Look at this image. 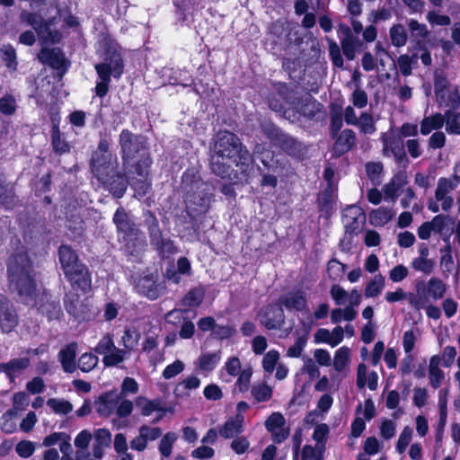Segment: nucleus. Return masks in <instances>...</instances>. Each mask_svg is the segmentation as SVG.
Masks as SVG:
<instances>
[{
    "label": "nucleus",
    "mask_w": 460,
    "mask_h": 460,
    "mask_svg": "<svg viewBox=\"0 0 460 460\" xmlns=\"http://www.w3.org/2000/svg\"><path fill=\"white\" fill-rule=\"evenodd\" d=\"M118 404V397L113 394H105L101 396L96 402V411L102 415L108 417L115 410Z\"/></svg>",
    "instance_id": "nucleus-31"
},
{
    "label": "nucleus",
    "mask_w": 460,
    "mask_h": 460,
    "mask_svg": "<svg viewBox=\"0 0 460 460\" xmlns=\"http://www.w3.org/2000/svg\"><path fill=\"white\" fill-rule=\"evenodd\" d=\"M324 450V445H316L315 447L305 445L302 448L301 458L302 460H323Z\"/></svg>",
    "instance_id": "nucleus-44"
},
{
    "label": "nucleus",
    "mask_w": 460,
    "mask_h": 460,
    "mask_svg": "<svg viewBox=\"0 0 460 460\" xmlns=\"http://www.w3.org/2000/svg\"><path fill=\"white\" fill-rule=\"evenodd\" d=\"M138 433H141L146 444L149 441H155L162 435V429L158 427H151L148 425H142L138 429Z\"/></svg>",
    "instance_id": "nucleus-60"
},
{
    "label": "nucleus",
    "mask_w": 460,
    "mask_h": 460,
    "mask_svg": "<svg viewBox=\"0 0 460 460\" xmlns=\"http://www.w3.org/2000/svg\"><path fill=\"white\" fill-rule=\"evenodd\" d=\"M328 49L331 60L334 66L343 68L344 60L341 50L348 60H354L358 50L364 45L363 41L357 36L341 38V46L332 39L327 38Z\"/></svg>",
    "instance_id": "nucleus-4"
},
{
    "label": "nucleus",
    "mask_w": 460,
    "mask_h": 460,
    "mask_svg": "<svg viewBox=\"0 0 460 460\" xmlns=\"http://www.w3.org/2000/svg\"><path fill=\"white\" fill-rule=\"evenodd\" d=\"M16 111V101L11 94L0 98V111L4 115H13Z\"/></svg>",
    "instance_id": "nucleus-57"
},
{
    "label": "nucleus",
    "mask_w": 460,
    "mask_h": 460,
    "mask_svg": "<svg viewBox=\"0 0 460 460\" xmlns=\"http://www.w3.org/2000/svg\"><path fill=\"white\" fill-rule=\"evenodd\" d=\"M93 456L100 459L103 456V449L108 447L111 442V433L107 429H98L93 434Z\"/></svg>",
    "instance_id": "nucleus-23"
},
{
    "label": "nucleus",
    "mask_w": 460,
    "mask_h": 460,
    "mask_svg": "<svg viewBox=\"0 0 460 460\" xmlns=\"http://www.w3.org/2000/svg\"><path fill=\"white\" fill-rule=\"evenodd\" d=\"M126 355L127 350L115 347V349L103 357L102 362L106 367H115L124 361Z\"/></svg>",
    "instance_id": "nucleus-48"
},
{
    "label": "nucleus",
    "mask_w": 460,
    "mask_h": 460,
    "mask_svg": "<svg viewBox=\"0 0 460 460\" xmlns=\"http://www.w3.org/2000/svg\"><path fill=\"white\" fill-rule=\"evenodd\" d=\"M99 81L96 84L95 86V93L99 97H103L107 94L109 91V84L111 83V76H109L105 72L99 70L97 72Z\"/></svg>",
    "instance_id": "nucleus-55"
},
{
    "label": "nucleus",
    "mask_w": 460,
    "mask_h": 460,
    "mask_svg": "<svg viewBox=\"0 0 460 460\" xmlns=\"http://www.w3.org/2000/svg\"><path fill=\"white\" fill-rule=\"evenodd\" d=\"M47 405L56 413L66 415L73 411V405L66 400L50 398L47 401Z\"/></svg>",
    "instance_id": "nucleus-45"
},
{
    "label": "nucleus",
    "mask_w": 460,
    "mask_h": 460,
    "mask_svg": "<svg viewBox=\"0 0 460 460\" xmlns=\"http://www.w3.org/2000/svg\"><path fill=\"white\" fill-rule=\"evenodd\" d=\"M51 146L54 152L58 155H64L70 151V146L62 137L58 125H53L51 133Z\"/></svg>",
    "instance_id": "nucleus-37"
},
{
    "label": "nucleus",
    "mask_w": 460,
    "mask_h": 460,
    "mask_svg": "<svg viewBox=\"0 0 460 460\" xmlns=\"http://www.w3.org/2000/svg\"><path fill=\"white\" fill-rule=\"evenodd\" d=\"M350 349L348 347L340 348L334 355L333 366L336 371L341 372L349 361Z\"/></svg>",
    "instance_id": "nucleus-52"
},
{
    "label": "nucleus",
    "mask_w": 460,
    "mask_h": 460,
    "mask_svg": "<svg viewBox=\"0 0 460 460\" xmlns=\"http://www.w3.org/2000/svg\"><path fill=\"white\" fill-rule=\"evenodd\" d=\"M447 291L446 284L438 278H431L427 283V293L434 300L441 299Z\"/></svg>",
    "instance_id": "nucleus-41"
},
{
    "label": "nucleus",
    "mask_w": 460,
    "mask_h": 460,
    "mask_svg": "<svg viewBox=\"0 0 460 460\" xmlns=\"http://www.w3.org/2000/svg\"><path fill=\"white\" fill-rule=\"evenodd\" d=\"M140 338L141 334L137 329L134 327L127 328L121 337L124 349L127 351L133 350L138 345Z\"/></svg>",
    "instance_id": "nucleus-40"
},
{
    "label": "nucleus",
    "mask_w": 460,
    "mask_h": 460,
    "mask_svg": "<svg viewBox=\"0 0 460 460\" xmlns=\"http://www.w3.org/2000/svg\"><path fill=\"white\" fill-rule=\"evenodd\" d=\"M394 217V212L392 208L380 207L370 212L369 222L374 226H383L391 221Z\"/></svg>",
    "instance_id": "nucleus-30"
},
{
    "label": "nucleus",
    "mask_w": 460,
    "mask_h": 460,
    "mask_svg": "<svg viewBox=\"0 0 460 460\" xmlns=\"http://www.w3.org/2000/svg\"><path fill=\"white\" fill-rule=\"evenodd\" d=\"M445 129L449 135H460V111H445Z\"/></svg>",
    "instance_id": "nucleus-39"
},
{
    "label": "nucleus",
    "mask_w": 460,
    "mask_h": 460,
    "mask_svg": "<svg viewBox=\"0 0 460 460\" xmlns=\"http://www.w3.org/2000/svg\"><path fill=\"white\" fill-rule=\"evenodd\" d=\"M279 304L290 312H302L307 308L305 294L301 290L291 291L281 296Z\"/></svg>",
    "instance_id": "nucleus-15"
},
{
    "label": "nucleus",
    "mask_w": 460,
    "mask_h": 460,
    "mask_svg": "<svg viewBox=\"0 0 460 460\" xmlns=\"http://www.w3.org/2000/svg\"><path fill=\"white\" fill-rule=\"evenodd\" d=\"M251 394L257 402L269 401L272 396V389L265 384L254 385Z\"/></svg>",
    "instance_id": "nucleus-49"
},
{
    "label": "nucleus",
    "mask_w": 460,
    "mask_h": 460,
    "mask_svg": "<svg viewBox=\"0 0 460 460\" xmlns=\"http://www.w3.org/2000/svg\"><path fill=\"white\" fill-rule=\"evenodd\" d=\"M76 351L77 343L71 342L66 345L58 354V359L61 364L62 369L66 373H73L76 369Z\"/></svg>",
    "instance_id": "nucleus-18"
},
{
    "label": "nucleus",
    "mask_w": 460,
    "mask_h": 460,
    "mask_svg": "<svg viewBox=\"0 0 460 460\" xmlns=\"http://www.w3.org/2000/svg\"><path fill=\"white\" fill-rule=\"evenodd\" d=\"M279 358V354L277 350H270L268 351L262 359V367L264 370L268 373H271L275 366Z\"/></svg>",
    "instance_id": "nucleus-64"
},
{
    "label": "nucleus",
    "mask_w": 460,
    "mask_h": 460,
    "mask_svg": "<svg viewBox=\"0 0 460 460\" xmlns=\"http://www.w3.org/2000/svg\"><path fill=\"white\" fill-rule=\"evenodd\" d=\"M59 261L64 270V273L71 270L75 265H80L81 262L78 261V257L75 251H73L67 245H61L59 247Z\"/></svg>",
    "instance_id": "nucleus-29"
},
{
    "label": "nucleus",
    "mask_w": 460,
    "mask_h": 460,
    "mask_svg": "<svg viewBox=\"0 0 460 460\" xmlns=\"http://www.w3.org/2000/svg\"><path fill=\"white\" fill-rule=\"evenodd\" d=\"M346 270L347 265L334 258L330 260L327 263L328 275L334 281L342 279Z\"/></svg>",
    "instance_id": "nucleus-47"
},
{
    "label": "nucleus",
    "mask_w": 460,
    "mask_h": 460,
    "mask_svg": "<svg viewBox=\"0 0 460 460\" xmlns=\"http://www.w3.org/2000/svg\"><path fill=\"white\" fill-rule=\"evenodd\" d=\"M109 146L110 143L106 138H102L100 140L98 148L92 157V170L95 169V165L99 164L104 166L118 161L116 155L109 153Z\"/></svg>",
    "instance_id": "nucleus-21"
},
{
    "label": "nucleus",
    "mask_w": 460,
    "mask_h": 460,
    "mask_svg": "<svg viewBox=\"0 0 460 460\" xmlns=\"http://www.w3.org/2000/svg\"><path fill=\"white\" fill-rule=\"evenodd\" d=\"M365 221L366 215L359 207L352 205L343 210L342 222L346 229V234H358Z\"/></svg>",
    "instance_id": "nucleus-9"
},
{
    "label": "nucleus",
    "mask_w": 460,
    "mask_h": 460,
    "mask_svg": "<svg viewBox=\"0 0 460 460\" xmlns=\"http://www.w3.org/2000/svg\"><path fill=\"white\" fill-rule=\"evenodd\" d=\"M115 347L112 337L110 334H105L94 348V351L100 355H103L104 357L115 349Z\"/></svg>",
    "instance_id": "nucleus-58"
},
{
    "label": "nucleus",
    "mask_w": 460,
    "mask_h": 460,
    "mask_svg": "<svg viewBox=\"0 0 460 460\" xmlns=\"http://www.w3.org/2000/svg\"><path fill=\"white\" fill-rule=\"evenodd\" d=\"M38 58L42 64L48 65L53 69L60 70L62 73L66 70V59L58 48H43Z\"/></svg>",
    "instance_id": "nucleus-12"
},
{
    "label": "nucleus",
    "mask_w": 460,
    "mask_h": 460,
    "mask_svg": "<svg viewBox=\"0 0 460 460\" xmlns=\"http://www.w3.org/2000/svg\"><path fill=\"white\" fill-rule=\"evenodd\" d=\"M211 187L208 183L197 179L193 181L190 190L186 194V206L190 215L206 212L209 207Z\"/></svg>",
    "instance_id": "nucleus-5"
},
{
    "label": "nucleus",
    "mask_w": 460,
    "mask_h": 460,
    "mask_svg": "<svg viewBox=\"0 0 460 460\" xmlns=\"http://www.w3.org/2000/svg\"><path fill=\"white\" fill-rule=\"evenodd\" d=\"M221 359L220 351L211 353H202L198 358L196 364L198 368L203 372L212 371Z\"/></svg>",
    "instance_id": "nucleus-32"
},
{
    "label": "nucleus",
    "mask_w": 460,
    "mask_h": 460,
    "mask_svg": "<svg viewBox=\"0 0 460 460\" xmlns=\"http://www.w3.org/2000/svg\"><path fill=\"white\" fill-rule=\"evenodd\" d=\"M92 171L98 181L115 196L118 198L123 196L127 189L128 181L122 173L118 172V161L104 166L99 164Z\"/></svg>",
    "instance_id": "nucleus-3"
},
{
    "label": "nucleus",
    "mask_w": 460,
    "mask_h": 460,
    "mask_svg": "<svg viewBox=\"0 0 460 460\" xmlns=\"http://www.w3.org/2000/svg\"><path fill=\"white\" fill-rule=\"evenodd\" d=\"M440 358L438 355H434L429 359V376L430 385L433 388L437 389L445 379V374L439 367Z\"/></svg>",
    "instance_id": "nucleus-28"
},
{
    "label": "nucleus",
    "mask_w": 460,
    "mask_h": 460,
    "mask_svg": "<svg viewBox=\"0 0 460 460\" xmlns=\"http://www.w3.org/2000/svg\"><path fill=\"white\" fill-rule=\"evenodd\" d=\"M119 145L124 164L146 153V146L141 136H136L128 129H123L119 135Z\"/></svg>",
    "instance_id": "nucleus-6"
},
{
    "label": "nucleus",
    "mask_w": 460,
    "mask_h": 460,
    "mask_svg": "<svg viewBox=\"0 0 460 460\" xmlns=\"http://www.w3.org/2000/svg\"><path fill=\"white\" fill-rule=\"evenodd\" d=\"M336 136L333 150L337 155H341L355 146L357 137L352 129L346 128Z\"/></svg>",
    "instance_id": "nucleus-20"
},
{
    "label": "nucleus",
    "mask_w": 460,
    "mask_h": 460,
    "mask_svg": "<svg viewBox=\"0 0 460 460\" xmlns=\"http://www.w3.org/2000/svg\"><path fill=\"white\" fill-rule=\"evenodd\" d=\"M451 85L452 84H449L447 75L443 70L437 69L434 72V92L436 97H443L441 93H443L445 90Z\"/></svg>",
    "instance_id": "nucleus-46"
},
{
    "label": "nucleus",
    "mask_w": 460,
    "mask_h": 460,
    "mask_svg": "<svg viewBox=\"0 0 460 460\" xmlns=\"http://www.w3.org/2000/svg\"><path fill=\"white\" fill-rule=\"evenodd\" d=\"M456 187V183L447 178H440L438 181L435 198L441 201V208L444 211L449 210L454 203L453 198L449 195Z\"/></svg>",
    "instance_id": "nucleus-16"
},
{
    "label": "nucleus",
    "mask_w": 460,
    "mask_h": 460,
    "mask_svg": "<svg viewBox=\"0 0 460 460\" xmlns=\"http://www.w3.org/2000/svg\"><path fill=\"white\" fill-rule=\"evenodd\" d=\"M435 262L430 259L415 258L411 261V267L424 274H430L434 270Z\"/></svg>",
    "instance_id": "nucleus-59"
},
{
    "label": "nucleus",
    "mask_w": 460,
    "mask_h": 460,
    "mask_svg": "<svg viewBox=\"0 0 460 460\" xmlns=\"http://www.w3.org/2000/svg\"><path fill=\"white\" fill-rule=\"evenodd\" d=\"M124 250L132 257H137L146 246L145 235L140 230H138L137 234H131L129 237H124Z\"/></svg>",
    "instance_id": "nucleus-25"
},
{
    "label": "nucleus",
    "mask_w": 460,
    "mask_h": 460,
    "mask_svg": "<svg viewBox=\"0 0 460 460\" xmlns=\"http://www.w3.org/2000/svg\"><path fill=\"white\" fill-rule=\"evenodd\" d=\"M29 358H18L10 360L7 363L0 364V372L5 373L10 382H13L15 377L30 366Z\"/></svg>",
    "instance_id": "nucleus-22"
},
{
    "label": "nucleus",
    "mask_w": 460,
    "mask_h": 460,
    "mask_svg": "<svg viewBox=\"0 0 460 460\" xmlns=\"http://www.w3.org/2000/svg\"><path fill=\"white\" fill-rule=\"evenodd\" d=\"M65 276L75 290H80L84 294L91 290L92 278L84 264L75 265L65 272Z\"/></svg>",
    "instance_id": "nucleus-8"
},
{
    "label": "nucleus",
    "mask_w": 460,
    "mask_h": 460,
    "mask_svg": "<svg viewBox=\"0 0 460 460\" xmlns=\"http://www.w3.org/2000/svg\"><path fill=\"white\" fill-rule=\"evenodd\" d=\"M139 288L142 289V292L151 299H156L160 295L158 287L152 277L142 279L139 282Z\"/></svg>",
    "instance_id": "nucleus-51"
},
{
    "label": "nucleus",
    "mask_w": 460,
    "mask_h": 460,
    "mask_svg": "<svg viewBox=\"0 0 460 460\" xmlns=\"http://www.w3.org/2000/svg\"><path fill=\"white\" fill-rule=\"evenodd\" d=\"M406 176L403 173L394 175L392 180L383 187L385 199L395 202L399 190L406 184Z\"/></svg>",
    "instance_id": "nucleus-27"
},
{
    "label": "nucleus",
    "mask_w": 460,
    "mask_h": 460,
    "mask_svg": "<svg viewBox=\"0 0 460 460\" xmlns=\"http://www.w3.org/2000/svg\"><path fill=\"white\" fill-rule=\"evenodd\" d=\"M243 416L236 414L234 418L226 420L220 427L218 433L224 438H233L243 432Z\"/></svg>",
    "instance_id": "nucleus-26"
},
{
    "label": "nucleus",
    "mask_w": 460,
    "mask_h": 460,
    "mask_svg": "<svg viewBox=\"0 0 460 460\" xmlns=\"http://www.w3.org/2000/svg\"><path fill=\"white\" fill-rule=\"evenodd\" d=\"M268 135L272 139H278L282 148L287 150H289L296 144L294 138L284 134H279V131L276 128H271Z\"/></svg>",
    "instance_id": "nucleus-63"
},
{
    "label": "nucleus",
    "mask_w": 460,
    "mask_h": 460,
    "mask_svg": "<svg viewBox=\"0 0 460 460\" xmlns=\"http://www.w3.org/2000/svg\"><path fill=\"white\" fill-rule=\"evenodd\" d=\"M9 288L20 298L28 303L33 300L37 291L32 263L26 252L17 251L7 263Z\"/></svg>",
    "instance_id": "nucleus-2"
},
{
    "label": "nucleus",
    "mask_w": 460,
    "mask_h": 460,
    "mask_svg": "<svg viewBox=\"0 0 460 460\" xmlns=\"http://www.w3.org/2000/svg\"><path fill=\"white\" fill-rule=\"evenodd\" d=\"M20 19L22 22L31 25L42 40L52 42L58 40V33L51 31L49 23L40 14L22 11L20 14Z\"/></svg>",
    "instance_id": "nucleus-7"
},
{
    "label": "nucleus",
    "mask_w": 460,
    "mask_h": 460,
    "mask_svg": "<svg viewBox=\"0 0 460 460\" xmlns=\"http://www.w3.org/2000/svg\"><path fill=\"white\" fill-rule=\"evenodd\" d=\"M391 43L395 48H401L407 44L408 34L404 26L401 23L394 24L389 30Z\"/></svg>",
    "instance_id": "nucleus-36"
},
{
    "label": "nucleus",
    "mask_w": 460,
    "mask_h": 460,
    "mask_svg": "<svg viewBox=\"0 0 460 460\" xmlns=\"http://www.w3.org/2000/svg\"><path fill=\"white\" fill-rule=\"evenodd\" d=\"M330 295L337 305H342L349 300V293L340 285H332Z\"/></svg>",
    "instance_id": "nucleus-62"
},
{
    "label": "nucleus",
    "mask_w": 460,
    "mask_h": 460,
    "mask_svg": "<svg viewBox=\"0 0 460 460\" xmlns=\"http://www.w3.org/2000/svg\"><path fill=\"white\" fill-rule=\"evenodd\" d=\"M441 94L443 97H436L440 106L455 108L460 104V93L457 86L451 85Z\"/></svg>",
    "instance_id": "nucleus-33"
},
{
    "label": "nucleus",
    "mask_w": 460,
    "mask_h": 460,
    "mask_svg": "<svg viewBox=\"0 0 460 460\" xmlns=\"http://www.w3.org/2000/svg\"><path fill=\"white\" fill-rule=\"evenodd\" d=\"M94 68L96 72H99L102 68L109 76L113 75L119 78L123 73V60L119 52H108L104 61L101 64H96Z\"/></svg>",
    "instance_id": "nucleus-14"
},
{
    "label": "nucleus",
    "mask_w": 460,
    "mask_h": 460,
    "mask_svg": "<svg viewBox=\"0 0 460 460\" xmlns=\"http://www.w3.org/2000/svg\"><path fill=\"white\" fill-rule=\"evenodd\" d=\"M138 156L140 158L135 165L136 172L140 178L146 179L148 175V168L151 164L150 157L146 155V153H142Z\"/></svg>",
    "instance_id": "nucleus-61"
},
{
    "label": "nucleus",
    "mask_w": 460,
    "mask_h": 460,
    "mask_svg": "<svg viewBox=\"0 0 460 460\" xmlns=\"http://www.w3.org/2000/svg\"><path fill=\"white\" fill-rule=\"evenodd\" d=\"M203 292L200 289H192L183 297L182 304L190 307L199 306L203 301Z\"/></svg>",
    "instance_id": "nucleus-56"
},
{
    "label": "nucleus",
    "mask_w": 460,
    "mask_h": 460,
    "mask_svg": "<svg viewBox=\"0 0 460 460\" xmlns=\"http://www.w3.org/2000/svg\"><path fill=\"white\" fill-rule=\"evenodd\" d=\"M17 323V315L12 303L0 294V326L3 332H10Z\"/></svg>",
    "instance_id": "nucleus-13"
},
{
    "label": "nucleus",
    "mask_w": 460,
    "mask_h": 460,
    "mask_svg": "<svg viewBox=\"0 0 460 460\" xmlns=\"http://www.w3.org/2000/svg\"><path fill=\"white\" fill-rule=\"evenodd\" d=\"M177 439V435L174 432H167L159 443V451L164 457L170 456L174 442Z\"/></svg>",
    "instance_id": "nucleus-54"
},
{
    "label": "nucleus",
    "mask_w": 460,
    "mask_h": 460,
    "mask_svg": "<svg viewBox=\"0 0 460 460\" xmlns=\"http://www.w3.org/2000/svg\"><path fill=\"white\" fill-rule=\"evenodd\" d=\"M285 323L283 308L278 305H268L261 315V323L269 330L279 329Z\"/></svg>",
    "instance_id": "nucleus-11"
},
{
    "label": "nucleus",
    "mask_w": 460,
    "mask_h": 460,
    "mask_svg": "<svg viewBox=\"0 0 460 460\" xmlns=\"http://www.w3.org/2000/svg\"><path fill=\"white\" fill-rule=\"evenodd\" d=\"M407 26L410 31L411 37L413 40H416L418 44L423 41L429 34L427 25L419 22L417 20H408Z\"/></svg>",
    "instance_id": "nucleus-35"
},
{
    "label": "nucleus",
    "mask_w": 460,
    "mask_h": 460,
    "mask_svg": "<svg viewBox=\"0 0 460 460\" xmlns=\"http://www.w3.org/2000/svg\"><path fill=\"white\" fill-rule=\"evenodd\" d=\"M113 222L118 231L125 234L124 237H129L131 234L138 233V227L131 221L129 216L122 208H119L115 212Z\"/></svg>",
    "instance_id": "nucleus-19"
},
{
    "label": "nucleus",
    "mask_w": 460,
    "mask_h": 460,
    "mask_svg": "<svg viewBox=\"0 0 460 460\" xmlns=\"http://www.w3.org/2000/svg\"><path fill=\"white\" fill-rule=\"evenodd\" d=\"M210 168L222 179L247 181L253 171L252 158L236 135L219 131L210 155Z\"/></svg>",
    "instance_id": "nucleus-1"
},
{
    "label": "nucleus",
    "mask_w": 460,
    "mask_h": 460,
    "mask_svg": "<svg viewBox=\"0 0 460 460\" xmlns=\"http://www.w3.org/2000/svg\"><path fill=\"white\" fill-rule=\"evenodd\" d=\"M424 287L423 283H418L416 286L417 292L410 293L408 295V300L410 305L416 310L425 309L429 305L428 296L421 292V288Z\"/></svg>",
    "instance_id": "nucleus-42"
},
{
    "label": "nucleus",
    "mask_w": 460,
    "mask_h": 460,
    "mask_svg": "<svg viewBox=\"0 0 460 460\" xmlns=\"http://www.w3.org/2000/svg\"><path fill=\"white\" fill-rule=\"evenodd\" d=\"M381 140L385 155H393L399 164H403L404 166L408 164L407 155L401 139L384 134L381 137Z\"/></svg>",
    "instance_id": "nucleus-10"
},
{
    "label": "nucleus",
    "mask_w": 460,
    "mask_h": 460,
    "mask_svg": "<svg viewBox=\"0 0 460 460\" xmlns=\"http://www.w3.org/2000/svg\"><path fill=\"white\" fill-rule=\"evenodd\" d=\"M136 404L138 408L141 409V413L144 416H149L154 411H162L163 413L164 412L160 400H148L140 396L137 398Z\"/></svg>",
    "instance_id": "nucleus-38"
},
{
    "label": "nucleus",
    "mask_w": 460,
    "mask_h": 460,
    "mask_svg": "<svg viewBox=\"0 0 460 460\" xmlns=\"http://www.w3.org/2000/svg\"><path fill=\"white\" fill-rule=\"evenodd\" d=\"M445 113H434L429 116L424 117L420 124V132L423 136H428L433 130L440 131L439 129L445 125Z\"/></svg>",
    "instance_id": "nucleus-24"
},
{
    "label": "nucleus",
    "mask_w": 460,
    "mask_h": 460,
    "mask_svg": "<svg viewBox=\"0 0 460 460\" xmlns=\"http://www.w3.org/2000/svg\"><path fill=\"white\" fill-rule=\"evenodd\" d=\"M356 126L358 127L361 133L366 135H372L376 130L375 120L372 115L367 112L361 113L358 122L356 124Z\"/></svg>",
    "instance_id": "nucleus-50"
},
{
    "label": "nucleus",
    "mask_w": 460,
    "mask_h": 460,
    "mask_svg": "<svg viewBox=\"0 0 460 460\" xmlns=\"http://www.w3.org/2000/svg\"><path fill=\"white\" fill-rule=\"evenodd\" d=\"M99 363V358L93 353H84L78 359V367L83 372H90Z\"/></svg>",
    "instance_id": "nucleus-53"
},
{
    "label": "nucleus",
    "mask_w": 460,
    "mask_h": 460,
    "mask_svg": "<svg viewBox=\"0 0 460 460\" xmlns=\"http://www.w3.org/2000/svg\"><path fill=\"white\" fill-rule=\"evenodd\" d=\"M65 307L67 313L75 318H84V305L77 295H66Z\"/></svg>",
    "instance_id": "nucleus-34"
},
{
    "label": "nucleus",
    "mask_w": 460,
    "mask_h": 460,
    "mask_svg": "<svg viewBox=\"0 0 460 460\" xmlns=\"http://www.w3.org/2000/svg\"><path fill=\"white\" fill-rule=\"evenodd\" d=\"M294 109L301 115L308 118L320 111L321 104L309 93H305L292 102Z\"/></svg>",
    "instance_id": "nucleus-17"
},
{
    "label": "nucleus",
    "mask_w": 460,
    "mask_h": 460,
    "mask_svg": "<svg viewBox=\"0 0 460 460\" xmlns=\"http://www.w3.org/2000/svg\"><path fill=\"white\" fill-rule=\"evenodd\" d=\"M385 284V279L383 275H376L366 286L365 296L367 297H376L384 289Z\"/></svg>",
    "instance_id": "nucleus-43"
}]
</instances>
